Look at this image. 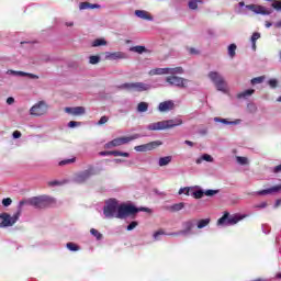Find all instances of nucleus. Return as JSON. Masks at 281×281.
Instances as JSON below:
<instances>
[{
	"mask_svg": "<svg viewBox=\"0 0 281 281\" xmlns=\"http://www.w3.org/2000/svg\"><path fill=\"white\" fill-rule=\"evenodd\" d=\"M183 120L181 119H171L167 121H160L147 125V131H166L168 128H175V126H181Z\"/></svg>",
	"mask_w": 281,
	"mask_h": 281,
	"instance_id": "nucleus-1",
	"label": "nucleus"
},
{
	"mask_svg": "<svg viewBox=\"0 0 281 281\" xmlns=\"http://www.w3.org/2000/svg\"><path fill=\"white\" fill-rule=\"evenodd\" d=\"M137 212H150L148 207H135L131 204H119V212L116 214V218H126V216H131V214H137Z\"/></svg>",
	"mask_w": 281,
	"mask_h": 281,
	"instance_id": "nucleus-2",
	"label": "nucleus"
},
{
	"mask_svg": "<svg viewBox=\"0 0 281 281\" xmlns=\"http://www.w3.org/2000/svg\"><path fill=\"white\" fill-rule=\"evenodd\" d=\"M209 78L213 85H215V88L217 91H222V93H227V81H225V78H223V75H221L218 71H211L209 72Z\"/></svg>",
	"mask_w": 281,
	"mask_h": 281,
	"instance_id": "nucleus-3",
	"label": "nucleus"
},
{
	"mask_svg": "<svg viewBox=\"0 0 281 281\" xmlns=\"http://www.w3.org/2000/svg\"><path fill=\"white\" fill-rule=\"evenodd\" d=\"M120 202L115 199H110L105 202L103 214L105 218H117Z\"/></svg>",
	"mask_w": 281,
	"mask_h": 281,
	"instance_id": "nucleus-4",
	"label": "nucleus"
},
{
	"mask_svg": "<svg viewBox=\"0 0 281 281\" xmlns=\"http://www.w3.org/2000/svg\"><path fill=\"white\" fill-rule=\"evenodd\" d=\"M142 137V134H133L132 136H123L119 138H114L113 140L106 143L104 145V148H117V146H124V144H128L131 142H134V139H139Z\"/></svg>",
	"mask_w": 281,
	"mask_h": 281,
	"instance_id": "nucleus-5",
	"label": "nucleus"
},
{
	"mask_svg": "<svg viewBox=\"0 0 281 281\" xmlns=\"http://www.w3.org/2000/svg\"><path fill=\"white\" fill-rule=\"evenodd\" d=\"M119 89H124L125 91H137L138 93H142L143 91H150L151 86L150 83L144 82H127L121 85Z\"/></svg>",
	"mask_w": 281,
	"mask_h": 281,
	"instance_id": "nucleus-6",
	"label": "nucleus"
},
{
	"mask_svg": "<svg viewBox=\"0 0 281 281\" xmlns=\"http://www.w3.org/2000/svg\"><path fill=\"white\" fill-rule=\"evenodd\" d=\"M150 76H179L183 74L182 67H175V68H155L149 70L148 72Z\"/></svg>",
	"mask_w": 281,
	"mask_h": 281,
	"instance_id": "nucleus-7",
	"label": "nucleus"
},
{
	"mask_svg": "<svg viewBox=\"0 0 281 281\" xmlns=\"http://www.w3.org/2000/svg\"><path fill=\"white\" fill-rule=\"evenodd\" d=\"M245 215H229V212H225L224 215L217 221V225H236L239 221H243Z\"/></svg>",
	"mask_w": 281,
	"mask_h": 281,
	"instance_id": "nucleus-8",
	"label": "nucleus"
},
{
	"mask_svg": "<svg viewBox=\"0 0 281 281\" xmlns=\"http://www.w3.org/2000/svg\"><path fill=\"white\" fill-rule=\"evenodd\" d=\"M21 216V210L18 211L13 216H11L8 213H2L0 214V218L2 222L0 223V227H12L19 221V217Z\"/></svg>",
	"mask_w": 281,
	"mask_h": 281,
	"instance_id": "nucleus-9",
	"label": "nucleus"
},
{
	"mask_svg": "<svg viewBox=\"0 0 281 281\" xmlns=\"http://www.w3.org/2000/svg\"><path fill=\"white\" fill-rule=\"evenodd\" d=\"M30 203L33 205V207H38L40 210H43V207H48V205H52V203H54V199L47 195H41L37 198H32L30 200Z\"/></svg>",
	"mask_w": 281,
	"mask_h": 281,
	"instance_id": "nucleus-10",
	"label": "nucleus"
},
{
	"mask_svg": "<svg viewBox=\"0 0 281 281\" xmlns=\"http://www.w3.org/2000/svg\"><path fill=\"white\" fill-rule=\"evenodd\" d=\"M166 82H168V85H170L171 87H178L179 89H186V87H188V83L190 82V80L182 78V77H178L177 75H171L166 77Z\"/></svg>",
	"mask_w": 281,
	"mask_h": 281,
	"instance_id": "nucleus-11",
	"label": "nucleus"
},
{
	"mask_svg": "<svg viewBox=\"0 0 281 281\" xmlns=\"http://www.w3.org/2000/svg\"><path fill=\"white\" fill-rule=\"evenodd\" d=\"M47 103H45V101H40L31 108L30 113L31 115H35L38 117L41 115H45V113H47Z\"/></svg>",
	"mask_w": 281,
	"mask_h": 281,
	"instance_id": "nucleus-12",
	"label": "nucleus"
},
{
	"mask_svg": "<svg viewBox=\"0 0 281 281\" xmlns=\"http://www.w3.org/2000/svg\"><path fill=\"white\" fill-rule=\"evenodd\" d=\"M158 146H161V140H154L144 145L135 146L134 150H136V153H148L149 150H155Z\"/></svg>",
	"mask_w": 281,
	"mask_h": 281,
	"instance_id": "nucleus-13",
	"label": "nucleus"
},
{
	"mask_svg": "<svg viewBox=\"0 0 281 281\" xmlns=\"http://www.w3.org/2000/svg\"><path fill=\"white\" fill-rule=\"evenodd\" d=\"M93 175H95V170L90 167L89 169L78 173L75 177V181H76V183H85V181H88V179H91V177H93Z\"/></svg>",
	"mask_w": 281,
	"mask_h": 281,
	"instance_id": "nucleus-14",
	"label": "nucleus"
},
{
	"mask_svg": "<svg viewBox=\"0 0 281 281\" xmlns=\"http://www.w3.org/2000/svg\"><path fill=\"white\" fill-rule=\"evenodd\" d=\"M105 60H128V54L124 52H105Z\"/></svg>",
	"mask_w": 281,
	"mask_h": 281,
	"instance_id": "nucleus-15",
	"label": "nucleus"
},
{
	"mask_svg": "<svg viewBox=\"0 0 281 281\" xmlns=\"http://www.w3.org/2000/svg\"><path fill=\"white\" fill-rule=\"evenodd\" d=\"M247 10H251V12H255V14H263V15H269L271 14V12H273V10L271 9H267L262 5H258V4H249L246 5Z\"/></svg>",
	"mask_w": 281,
	"mask_h": 281,
	"instance_id": "nucleus-16",
	"label": "nucleus"
},
{
	"mask_svg": "<svg viewBox=\"0 0 281 281\" xmlns=\"http://www.w3.org/2000/svg\"><path fill=\"white\" fill-rule=\"evenodd\" d=\"M172 109H175V101L172 100L160 102L158 105V111L160 113H168V111H172Z\"/></svg>",
	"mask_w": 281,
	"mask_h": 281,
	"instance_id": "nucleus-17",
	"label": "nucleus"
},
{
	"mask_svg": "<svg viewBox=\"0 0 281 281\" xmlns=\"http://www.w3.org/2000/svg\"><path fill=\"white\" fill-rule=\"evenodd\" d=\"M183 229L180 231L181 236H190L192 234V228L194 227V221H187L182 223Z\"/></svg>",
	"mask_w": 281,
	"mask_h": 281,
	"instance_id": "nucleus-18",
	"label": "nucleus"
},
{
	"mask_svg": "<svg viewBox=\"0 0 281 281\" xmlns=\"http://www.w3.org/2000/svg\"><path fill=\"white\" fill-rule=\"evenodd\" d=\"M7 74L9 76H21V77H27L31 80H38V76L30 72H23V71H16V70H8Z\"/></svg>",
	"mask_w": 281,
	"mask_h": 281,
	"instance_id": "nucleus-19",
	"label": "nucleus"
},
{
	"mask_svg": "<svg viewBox=\"0 0 281 281\" xmlns=\"http://www.w3.org/2000/svg\"><path fill=\"white\" fill-rule=\"evenodd\" d=\"M280 190H281V184L258 191L257 194L259 196H267V194H276V193L280 192Z\"/></svg>",
	"mask_w": 281,
	"mask_h": 281,
	"instance_id": "nucleus-20",
	"label": "nucleus"
},
{
	"mask_svg": "<svg viewBox=\"0 0 281 281\" xmlns=\"http://www.w3.org/2000/svg\"><path fill=\"white\" fill-rule=\"evenodd\" d=\"M65 112L69 115H85V106L65 108Z\"/></svg>",
	"mask_w": 281,
	"mask_h": 281,
	"instance_id": "nucleus-21",
	"label": "nucleus"
},
{
	"mask_svg": "<svg viewBox=\"0 0 281 281\" xmlns=\"http://www.w3.org/2000/svg\"><path fill=\"white\" fill-rule=\"evenodd\" d=\"M135 15L138 16V19H143V21H153V15L145 10H136Z\"/></svg>",
	"mask_w": 281,
	"mask_h": 281,
	"instance_id": "nucleus-22",
	"label": "nucleus"
},
{
	"mask_svg": "<svg viewBox=\"0 0 281 281\" xmlns=\"http://www.w3.org/2000/svg\"><path fill=\"white\" fill-rule=\"evenodd\" d=\"M214 122H221L222 124L236 126V125L240 124V122H243V121L240 119H237L235 121H227V119L214 117Z\"/></svg>",
	"mask_w": 281,
	"mask_h": 281,
	"instance_id": "nucleus-23",
	"label": "nucleus"
},
{
	"mask_svg": "<svg viewBox=\"0 0 281 281\" xmlns=\"http://www.w3.org/2000/svg\"><path fill=\"white\" fill-rule=\"evenodd\" d=\"M252 93H256V90H254V89H248V90H245V91H243V92H239L238 94H237V98H238V100H247V98H251V94Z\"/></svg>",
	"mask_w": 281,
	"mask_h": 281,
	"instance_id": "nucleus-24",
	"label": "nucleus"
},
{
	"mask_svg": "<svg viewBox=\"0 0 281 281\" xmlns=\"http://www.w3.org/2000/svg\"><path fill=\"white\" fill-rule=\"evenodd\" d=\"M203 161H209V164H212V161H214V158L210 156V154H204L200 158H196L195 164L200 165L203 164Z\"/></svg>",
	"mask_w": 281,
	"mask_h": 281,
	"instance_id": "nucleus-25",
	"label": "nucleus"
},
{
	"mask_svg": "<svg viewBox=\"0 0 281 281\" xmlns=\"http://www.w3.org/2000/svg\"><path fill=\"white\" fill-rule=\"evenodd\" d=\"M95 8H100V4H91L89 2H81L79 4L80 10H95Z\"/></svg>",
	"mask_w": 281,
	"mask_h": 281,
	"instance_id": "nucleus-26",
	"label": "nucleus"
},
{
	"mask_svg": "<svg viewBox=\"0 0 281 281\" xmlns=\"http://www.w3.org/2000/svg\"><path fill=\"white\" fill-rule=\"evenodd\" d=\"M170 161H172V156L161 157L158 160V166H160V168H164V166H168Z\"/></svg>",
	"mask_w": 281,
	"mask_h": 281,
	"instance_id": "nucleus-27",
	"label": "nucleus"
},
{
	"mask_svg": "<svg viewBox=\"0 0 281 281\" xmlns=\"http://www.w3.org/2000/svg\"><path fill=\"white\" fill-rule=\"evenodd\" d=\"M130 52H134L135 54H144L148 52L144 46H132L130 47Z\"/></svg>",
	"mask_w": 281,
	"mask_h": 281,
	"instance_id": "nucleus-28",
	"label": "nucleus"
},
{
	"mask_svg": "<svg viewBox=\"0 0 281 281\" xmlns=\"http://www.w3.org/2000/svg\"><path fill=\"white\" fill-rule=\"evenodd\" d=\"M110 155H112L113 157H131V154L120 150H112L110 151Z\"/></svg>",
	"mask_w": 281,
	"mask_h": 281,
	"instance_id": "nucleus-29",
	"label": "nucleus"
},
{
	"mask_svg": "<svg viewBox=\"0 0 281 281\" xmlns=\"http://www.w3.org/2000/svg\"><path fill=\"white\" fill-rule=\"evenodd\" d=\"M148 111V103L146 102H139L137 105V112L138 113H146Z\"/></svg>",
	"mask_w": 281,
	"mask_h": 281,
	"instance_id": "nucleus-30",
	"label": "nucleus"
},
{
	"mask_svg": "<svg viewBox=\"0 0 281 281\" xmlns=\"http://www.w3.org/2000/svg\"><path fill=\"white\" fill-rule=\"evenodd\" d=\"M106 45V40L104 38H97L92 42V47H102Z\"/></svg>",
	"mask_w": 281,
	"mask_h": 281,
	"instance_id": "nucleus-31",
	"label": "nucleus"
},
{
	"mask_svg": "<svg viewBox=\"0 0 281 281\" xmlns=\"http://www.w3.org/2000/svg\"><path fill=\"white\" fill-rule=\"evenodd\" d=\"M192 190H194V187H184L179 190L178 194H186L187 196H190Z\"/></svg>",
	"mask_w": 281,
	"mask_h": 281,
	"instance_id": "nucleus-32",
	"label": "nucleus"
},
{
	"mask_svg": "<svg viewBox=\"0 0 281 281\" xmlns=\"http://www.w3.org/2000/svg\"><path fill=\"white\" fill-rule=\"evenodd\" d=\"M199 3H203V0H190L189 1L190 10H196L199 8Z\"/></svg>",
	"mask_w": 281,
	"mask_h": 281,
	"instance_id": "nucleus-33",
	"label": "nucleus"
},
{
	"mask_svg": "<svg viewBox=\"0 0 281 281\" xmlns=\"http://www.w3.org/2000/svg\"><path fill=\"white\" fill-rule=\"evenodd\" d=\"M203 194H205L203 192V190H196L194 191V187H193V190L191 191V196H194V199H203Z\"/></svg>",
	"mask_w": 281,
	"mask_h": 281,
	"instance_id": "nucleus-34",
	"label": "nucleus"
},
{
	"mask_svg": "<svg viewBox=\"0 0 281 281\" xmlns=\"http://www.w3.org/2000/svg\"><path fill=\"white\" fill-rule=\"evenodd\" d=\"M210 225V218L200 220L198 222V229H203V227H207Z\"/></svg>",
	"mask_w": 281,
	"mask_h": 281,
	"instance_id": "nucleus-35",
	"label": "nucleus"
},
{
	"mask_svg": "<svg viewBox=\"0 0 281 281\" xmlns=\"http://www.w3.org/2000/svg\"><path fill=\"white\" fill-rule=\"evenodd\" d=\"M183 207H186V203L180 202V203L173 204V205L171 206V210H172L173 212H181V210H183Z\"/></svg>",
	"mask_w": 281,
	"mask_h": 281,
	"instance_id": "nucleus-36",
	"label": "nucleus"
},
{
	"mask_svg": "<svg viewBox=\"0 0 281 281\" xmlns=\"http://www.w3.org/2000/svg\"><path fill=\"white\" fill-rule=\"evenodd\" d=\"M236 161L240 166H247V164H249V159H247V157H243V156H237Z\"/></svg>",
	"mask_w": 281,
	"mask_h": 281,
	"instance_id": "nucleus-37",
	"label": "nucleus"
},
{
	"mask_svg": "<svg viewBox=\"0 0 281 281\" xmlns=\"http://www.w3.org/2000/svg\"><path fill=\"white\" fill-rule=\"evenodd\" d=\"M228 56L229 58H234V56H236V44H231L228 46Z\"/></svg>",
	"mask_w": 281,
	"mask_h": 281,
	"instance_id": "nucleus-38",
	"label": "nucleus"
},
{
	"mask_svg": "<svg viewBox=\"0 0 281 281\" xmlns=\"http://www.w3.org/2000/svg\"><path fill=\"white\" fill-rule=\"evenodd\" d=\"M89 63H90V65H98V63H100V56H98V55L90 56Z\"/></svg>",
	"mask_w": 281,
	"mask_h": 281,
	"instance_id": "nucleus-39",
	"label": "nucleus"
},
{
	"mask_svg": "<svg viewBox=\"0 0 281 281\" xmlns=\"http://www.w3.org/2000/svg\"><path fill=\"white\" fill-rule=\"evenodd\" d=\"M250 82L251 85H261V82H265V76L252 78Z\"/></svg>",
	"mask_w": 281,
	"mask_h": 281,
	"instance_id": "nucleus-40",
	"label": "nucleus"
},
{
	"mask_svg": "<svg viewBox=\"0 0 281 281\" xmlns=\"http://www.w3.org/2000/svg\"><path fill=\"white\" fill-rule=\"evenodd\" d=\"M67 249H69V251H78L80 249V247H78V245L74 244V243H68L66 245Z\"/></svg>",
	"mask_w": 281,
	"mask_h": 281,
	"instance_id": "nucleus-41",
	"label": "nucleus"
},
{
	"mask_svg": "<svg viewBox=\"0 0 281 281\" xmlns=\"http://www.w3.org/2000/svg\"><path fill=\"white\" fill-rule=\"evenodd\" d=\"M260 38V33H254L251 36L252 49H256V42Z\"/></svg>",
	"mask_w": 281,
	"mask_h": 281,
	"instance_id": "nucleus-42",
	"label": "nucleus"
},
{
	"mask_svg": "<svg viewBox=\"0 0 281 281\" xmlns=\"http://www.w3.org/2000/svg\"><path fill=\"white\" fill-rule=\"evenodd\" d=\"M90 234H92V236H95L97 240L102 239V234H100V232H98V229H95V228H91Z\"/></svg>",
	"mask_w": 281,
	"mask_h": 281,
	"instance_id": "nucleus-43",
	"label": "nucleus"
},
{
	"mask_svg": "<svg viewBox=\"0 0 281 281\" xmlns=\"http://www.w3.org/2000/svg\"><path fill=\"white\" fill-rule=\"evenodd\" d=\"M74 161H76V158L64 159V160L59 161V166H67L69 164H74Z\"/></svg>",
	"mask_w": 281,
	"mask_h": 281,
	"instance_id": "nucleus-44",
	"label": "nucleus"
},
{
	"mask_svg": "<svg viewBox=\"0 0 281 281\" xmlns=\"http://www.w3.org/2000/svg\"><path fill=\"white\" fill-rule=\"evenodd\" d=\"M2 205H3L4 207H10V205H12V199H10V198L3 199V200H2Z\"/></svg>",
	"mask_w": 281,
	"mask_h": 281,
	"instance_id": "nucleus-45",
	"label": "nucleus"
},
{
	"mask_svg": "<svg viewBox=\"0 0 281 281\" xmlns=\"http://www.w3.org/2000/svg\"><path fill=\"white\" fill-rule=\"evenodd\" d=\"M205 196H214V194H218V191L209 189L204 192Z\"/></svg>",
	"mask_w": 281,
	"mask_h": 281,
	"instance_id": "nucleus-46",
	"label": "nucleus"
},
{
	"mask_svg": "<svg viewBox=\"0 0 281 281\" xmlns=\"http://www.w3.org/2000/svg\"><path fill=\"white\" fill-rule=\"evenodd\" d=\"M269 87H271V89H276V87H278V80L277 79H270L268 81Z\"/></svg>",
	"mask_w": 281,
	"mask_h": 281,
	"instance_id": "nucleus-47",
	"label": "nucleus"
},
{
	"mask_svg": "<svg viewBox=\"0 0 281 281\" xmlns=\"http://www.w3.org/2000/svg\"><path fill=\"white\" fill-rule=\"evenodd\" d=\"M138 223L137 222H132L128 226H127V232H133V229H135V227H137Z\"/></svg>",
	"mask_w": 281,
	"mask_h": 281,
	"instance_id": "nucleus-48",
	"label": "nucleus"
},
{
	"mask_svg": "<svg viewBox=\"0 0 281 281\" xmlns=\"http://www.w3.org/2000/svg\"><path fill=\"white\" fill-rule=\"evenodd\" d=\"M106 122H109V116H102L99 120L98 124H99V126H102V124H106Z\"/></svg>",
	"mask_w": 281,
	"mask_h": 281,
	"instance_id": "nucleus-49",
	"label": "nucleus"
},
{
	"mask_svg": "<svg viewBox=\"0 0 281 281\" xmlns=\"http://www.w3.org/2000/svg\"><path fill=\"white\" fill-rule=\"evenodd\" d=\"M69 128H76V126H80V122L70 121L68 123Z\"/></svg>",
	"mask_w": 281,
	"mask_h": 281,
	"instance_id": "nucleus-50",
	"label": "nucleus"
},
{
	"mask_svg": "<svg viewBox=\"0 0 281 281\" xmlns=\"http://www.w3.org/2000/svg\"><path fill=\"white\" fill-rule=\"evenodd\" d=\"M272 8H274V10H281V1H274Z\"/></svg>",
	"mask_w": 281,
	"mask_h": 281,
	"instance_id": "nucleus-51",
	"label": "nucleus"
},
{
	"mask_svg": "<svg viewBox=\"0 0 281 281\" xmlns=\"http://www.w3.org/2000/svg\"><path fill=\"white\" fill-rule=\"evenodd\" d=\"M164 231H158V232H156L155 234H154V238L156 239V240H159V237L160 236H164Z\"/></svg>",
	"mask_w": 281,
	"mask_h": 281,
	"instance_id": "nucleus-52",
	"label": "nucleus"
},
{
	"mask_svg": "<svg viewBox=\"0 0 281 281\" xmlns=\"http://www.w3.org/2000/svg\"><path fill=\"white\" fill-rule=\"evenodd\" d=\"M61 183H60V181H58V180H54V181H50V182H48V186H52V187H54V186H60Z\"/></svg>",
	"mask_w": 281,
	"mask_h": 281,
	"instance_id": "nucleus-53",
	"label": "nucleus"
},
{
	"mask_svg": "<svg viewBox=\"0 0 281 281\" xmlns=\"http://www.w3.org/2000/svg\"><path fill=\"white\" fill-rule=\"evenodd\" d=\"M20 137H21V132H19V131L13 132L14 139H19Z\"/></svg>",
	"mask_w": 281,
	"mask_h": 281,
	"instance_id": "nucleus-54",
	"label": "nucleus"
},
{
	"mask_svg": "<svg viewBox=\"0 0 281 281\" xmlns=\"http://www.w3.org/2000/svg\"><path fill=\"white\" fill-rule=\"evenodd\" d=\"M7 104H14V98L9 97V98L7 99Z\"/></svg>",
	"mask_w": 281,
	"mask_h": 281,
	"instance_id": "nucleus-55",
	"label": "nucleus"
},
{
	"mask_svg": "<svg viewBox=\"0 0 281 281\" xmlns=\"http://www.w3.org/2000/svg\"><path fill=\"white\" fill-rule=\"evenodd\" d=\"M273 172L278 173L281 172V165L274 167Z\"/></svg>",
	"mask_w": 281,
	"mask_h": 281,
	"instance_id": "nucleus-56",
	"label": "nucleus"
},
{
	"mask_svg": "<svg viewBox=\"0 0 281 281\" xmlns=\"http://www.w3.org/2000/svg\"><path fill=\"white\" fill-rule=\"evenodd\" d=\"M101 157H106L111 155V151H100Z\"/></svg>",
	"mask_w": 281,
	"mask_h": 281,
	"instance_id": "nucleus-57",
	"label": "nucleus"
},
{
	"mask_svg": "<svg viewBox=\"0 0 281 281\" xmlns=\"http://www.w3.org/2000/svg\"><path fill=\"white\" fill-rule=\"evenodd\" d=\"M189 52L190 54H199V50H196V48H190Z\"/></svg>",
	"mask_w": 281,
	"mask_h": 281,
	"instance_id": "nucleus-58",
	"label": "nucleus"
},
{
	"mask_svg": "<svg viewBox=\"0 0 281 281\" xmlns=\"http://www.w3.org/2000/svg\"><path fill=\"white\" fill-rule=\"evenodd\" d=\"M257 207H261V209L267 207V202H262L261 204L257 205Z\"/></svg>",
	"mask_w": 281,
	"mask_h": 281,
	"instance_id": "nucleus-59",
	"label": "nucleus"
},
{
	"mask_svg": "<svg viewBox=\"0 0 281 281\" xmlns=\"http://www.w3.org/2000/svg\"><path fill=\"white\" fill-rule=\"evenodd\" d=\"M169 236H181V231L180 232H176V233H171V234H169Z\"/></svg>",
	"mask_w": 281,
	"mask_h": 281,
	"instance_id": "nucleus-60",
	"label": "nucleus"
},
{
	"mask_svg": "<svg viewBox=\"0 0 281 281\" xmlns=\"http://www.w3.org/2000/svg\"><path fill=\"white\" fill-rule=\"evenodd\" d=\"M184 144H187V146H194V143H192L191 140H186Z\"/></svg>",
	"mask_w": 281,
	"mask_h": 281,
	"instance_id": "nucleus-61",
	"label": "nucleus"
},
{
	"mask_svg": "<svg viewBox=\"0 0 281 281\" xmlns=\"http://www.w3.org/2000/svg\"><path fill=\"white\" fill-rule=\"evenodd\" d=\"M279 205H281V200L276 201L274 207H279Z\"/></svg>",
	"mask_w": 281,
	"mask_h": 281,
	"instance_id": "nucleus-62",
	"label": "nucleus"
},
{
	"mask_svg": "<svg viewBox=\"0 0 281 281\" xmlns=\"http://www.w3.org/2000/svg\"><path fill=\"white\" fill-rule=\"evenodd\" d=\"M67 27H74V22H66Z\"/></svg>",
	"mask_w": 281,
	"mask_h": 281,
	"instance_id": "nucleus-63",
	"label": "nucleus"
},
{
	"mask_svg": "<svg viewBox=\"0 0 281 281\" xmlns=\"http://www.w3.org/2000/svg\"><path fill=\"white\" fill-rule=\"evenodd\" d=\"M23 205H25V201H21V202L19 203V209L21 210V209L23 207Z\"/></svg>",
	"mask_w": 281,
	"mask_h": 281,
	"instance_id": "nucleus-64",
	"label": "nucleus"
}]
</instances>
